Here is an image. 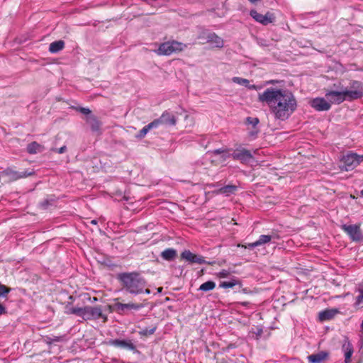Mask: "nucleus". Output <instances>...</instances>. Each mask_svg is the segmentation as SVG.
<instances>
[{"mask_svg":"<svg viewBox=\"0 0 363 363\" xmlns=\"http://www.w3.org/2000/svg\"><path fill=\"white\" fill-rule=\"evenodd\" d=\"M259 101L266 104L274 117L287 119L296 110V99L291 91L285 88L269 87L258 95Z\"/></svg>","mask_w":363,"mask_h":363,"instance_id":"1","label":"nucleus"},{"mask_svg":"<svg viewBox=\"0 0 363 363\" xmlns=\"http://www.w3.org/2000/svg\"><path fill=\"white\" fill-rule=\"evenodd\" d=\"M363 96V86L359 82H354L352 89L342 91H330L326 93L325 97L330 104H340L345 100L356 99Z\"/></svg>","mask_w":363,"mask_h":363,"instance_id":"2","label":"nucleus"},{"mask_svg":"<svg viewBox=\"0 0 363 363\" xmlns=\"http://www.w3.org/2000/svg\"><path fill=\"white\" fill-rule=\"evenodd\" d=\"M124 288L130 294H138L143 291L145 281L135 273L122 274L119 276Z\"/></svg>","mask_w":363,"mask_h":363,"instance_id":"3","label":"nucleus"},{"mask_svg":"<svg viewBox=\"0 0 363 363\" xmlns=\"http://www.w3.org/2000/svg\"><path fill=\"white\" fill-rule=\"evenodd\" d=\"M186 45L177 41H169L162 43L155 51L159 55H169L174 52L182 51Z\"/></svg>","mask_w":363,"mask_h":363,"instance_id":"4","label":"nucleus"},{"mask_svg":"<svg viewBox=\"0 0 363 363\" xmlns=\"http://www.w3.org/2000/svg\"><path fill=\"white\" fill-rule=\"evenodd\" d=\"M68 310L70 313L79 317L99 318L101 316V309L98 306L72 307Z\"/></svg>","mask_w":363,"mask_h":363,"instance_id":"5","label":"nucleus"},{"mask_svg":"<svg viewBox=\"0 0 363 363\" xmlns=\"http://www.w3.org/2000/svg\"><path fill=\"white\" fill-rule=\"evenodd\" d=\"M362 162H363V155L349 152L344 155L341 160L342 169L345 171L352 170Z\"/></svg>","mask_w":363,"mask_h":363,"instance_id":"6","label":"nucleus"},{"mask_svg":"<svg viewBox=\"0 0 363 363\" xmlns=\"http://www.w3.org/2000/svg\"><path fill=\"white\" fill-rule=\"evenodd\" d=\"M140 308V306L139 304L133 303H121L116 302L112 306L113 311L121 315H128L129 312L138 310Z\"/></svg>","mask_w":363,"mask_h":363,"instance_id":"7","label":"nucleus"},{"mask_svg":"<svg viewBox=\"0 0 363 363\" xmlns=\"http://www.w3.org/2000/svg\"><path fill=\"white\" fill-rule=\"evenodd\" d=\"M342 229L350 236L353 241H362L363 235L360 230V225H342Z\"/></svg>","mask_w":363,"mask_h":363,"instance_id":"8","label":"nucleus"},{"mask_svg":"<svg viewBox=\"0 0 363 363\" xmlns=\"http://www.w3.org/2000/svg\"><path fill=\"white\" fill-rule=\"evenodd\" d=\"M213 162L222 164L228 159L232 154L227 149H217L208 154Z\"/></svg>","mask_w":363,"mask_h":363,"instance_id":"9","label":"nucleus"},{"mask_svg":"<svg viewBox=\"0 0 363 363\" xmlns=\"http://www.w3.org/2000/svg\"><path fill=\"white\" fill-rule=\"evenodd\" d=\"M250 16L257 22L264 26L272 23L274 20V14L270 12H267L266 14L262 15L259 13L256 10H252L250 11Z\"/></svg>","mask_w":363,"mask_h":363,"instance_id":"10","label":"nucleus"},{"mask_svg":"<svg viewBox=\"0 0 363 363\" xmlns=\"http://www.w3.org/2000/svg\"><path fill=\"white\" fill-rule=\"evenodd\" d=\"M107 345L128 350H134L135 349V345L130 340H110L107 342Z\"/></svg>","mask_w":363,"mask_h":363,"instance_id":"11","label":"nucleus"},{"mask_svg":"<svg viewBox=\"0 0 363 363\" xmlns=\"http://www.w3.org/2000/svg\"><path fill=\"white\" fill-rule=\"evenodd\" d=\"M311 106L318 111H328L330 108V104L328 101L327 99L315 98L311 102Z\"/></svg>","mask_w":363,"mask_h":363,"instance_id":"12","label":"nucleus"},{"mask_svg":"<svg viewBox=\"0 0 363 363\" xmlns=\"http://www.w3.org/2000/svg\"><path fill=\"white\" fill-rule=\"evenodd\" d=\"M232 157L234 160L245 162L252 157V154L249 150L242 148L236 150L233 153H232Z\"/></svg>","mask_w":363,"mask_h":363,"instance_id":"13","label":"nucleus"},{"mask_svg":"<svg viewBox=\"0 0 363 363\" xmlns=\"http://www.w3.org/2000/svg\"><path fill=\"white\" fill-rule=\"evenodd\" d=\"M354 306L355 308H363V284L357 286L355 291Z\"/></svg>","mask_w":363,"mask_h":363,"instance_id":"14","label":"nucleus"},{"mask_svg":"<svg viewBox=\"0 0 363 363\" xmlns=\"http://www.w3.org/2000/svg\"><path fill=\"white\" fill-rule=\"evenodd\" d=\"M328 357V352L320 351L317 354H311L308 357L309 363H321Z\"/></svg>","mask_w":363,"mask_h":363,"instance_id":"15","label":"nucleus"},{"mask_svg":"<svg viewBox=\"0 0 363 363\" xmlns=\"http://www.w3.org/2000/svg\"><path fill=\"white\" fill-rule=\"evenodd\" d=\"M342 350L345 355V363H350L354 352L352 345L349 341H345L342 345Z\"/></svg>","mask_w":363,"mask_h":363,"instance_id":"16","label":"nucleus"},{"mask_svg":"<svg viewBox=\"0 0 363 363\" xmlns=\"http://www.w3.org/2000/svg\"><path fill=\"white\" fill-rule=\"evenodd\" d=\"M207 42L213 47L222 48L224 45L223 39L215 33H209L207 36Z\"/></svg>","mask_w":363,"mask_h":363,"instance_id":"17","label":"nucleus"},{"mask_svg":"<svg viewBox=\"0 0 363 363\" xmlns=\"http://www.w3.org/2000/svg\"><path fill=\"white\" fill-rule=\"evenodd\" d=\"M160 121L162 123L174 125L176 124L177 120L175 116L169 112H164L160 117Z\"/></svg>","mask_w":363,"mask_h":363,"instance_id":"18","label":"nucleus"},{"mask_svg":"<svg viewBox=\"0 0 363 363\" xmlns=\"http://www.w3.org/2000/svg\"><path fill=\"white\" fill-rule=\"evenodd\" d=\"M340 314V311L337 308H328L319 313L318 318H333Z\"/></svg>","mask_w":363,"mask_h":363,"instance_id":"19","label":"nucleus"},{"mask_svg":"<svg viewBox=\"0 0 363 363\" xmlns=\"http://www.w3.org/2000/svg\"><path fill=\"white\" fill-rule=\"evenodd\" d=\"M238 187L235 185H227L224 187L219 189L217 191V194H223L228 196H230V194H234L236 191Z\"/></svg>","mask_w":363,"mask_h":363,"instance_id":"20","label":"nucleus"},{"mask_svg":"<svg viewBox=\"0 0 363 363\" xmlns=\"http://www.w3.org/2000/svg\"><path fill=\"white\" fill-rule=\"evenodd\" d=\"M65 43L62 40L55 41L50 43L49 50L52 53H56L64 48Z\"/></svg>","mask_w":363,"mask_h":363,"instance_id":"21","label":"nucleus"},{"mask_svg":"<svg viewBox=\"0 0 363 363\" xmlns=\"http://www.w3.org/2000/svg\"><path fill=\"white\" fill-rule=\"evenodd\" d=\"M177 255L176 250L173 249H167L162 252V257L166 260L173 259Z\"/></svg>","mask_w":363,"mask_h":363,"instance_id":"22","label":"nucleus"},{"mask_svg":"<svg viewBox=\"0 0 363 363\" xmlns=\"http://www.w3.org/2000/svg\"><path fill=\"white\" fill-rule=\"evenodd\" d=\"M216 287V283L213 281H208L206 282H204L202 284L200 287L199 290L202 291H209L213 290Z\"/></svg>","mask_w":363,"mask_h":363,"instance_id":"23","label":"nucleus"},{"mask_svg":"<svg viewBox=\"0 0 363 363\" xmlns=\"http://www.w3.org/2000/svg\"><path fill=\"white\" fill-rule=\"evenodd\" d=\"M27 150L29 153H36L40 152V145L38 143L34 142L28 145Z\"/></svg>","mask_w":363,"mask_h":363,"instance_id":"24","label":"nucleus"},{"mask_svg":"<svg viewBox=\"0 0 363 363\" xmlns=\"http://www.w3.org/2000/svg\"><path fill=\"white\" fill-rule=\"evenodd\" d=\"M272 240V236L268 235H262L259 239L256 241L258 246L266 244Z\"/></svg>","mask_w":363,"mask_h":363,"instance_id":"25","label":"nucleus"},{"mask_svg":"<svg viewBox=\"0 0 363 363\" xmlns=\"http://www.w3.org/2000/svg\"><path fill=\"white\" fill-rule=\"evenodd\" d=\"M251 332L256 335V338H259L264 333V329L262 326H255L252 328Z\"/></svg>","mask_w":363,"mask_h":363,"instance_id":"26","label":"nucleus"},{"mask_svg":"<svg viewBox=\"0 0 363 363\" xmlns=\"http://www.w3.org/2000/svg\"><path fill=\"white\" fill-rule=\"evenodd\" d=\"M232 81L234 82V83H236L238 84H240V85H242V86H249V80L246 79H243V78H241V77H235L232 79Z\"/></svg>","mask_w":363,"mask_h":363,"instance_id":"27","label":"nucleus"},{"mask_svg":"<svg viewBox=\"0 0 363 363\" xmlns=\"http://www.w3.org/2000/svg\"><path fill=\"white\" fill-rule=\"evenodd\" d=\"M64 340H65V337L63 336H53L52 337H46V342L48 344H53L55 342H62Z\"/></svg>","mask_w":363,"mask_h":363,"instance_id":"28","label":"nucleus"},{"mask_svg":"<svg viewBox=\"0 0 363 363\" xmlns=\"http://www.w3.org/2000/svg\"><path fill=\"white\" fill-rule=\"evenodd\" d=\"M11 291V289L0 283V298H5Z\"/></svg>","mask_w":363,"mask_h":363,"instance_id":"29","label":"nucleus"},{"mask_svg":"<svg viewBox=\"0 0 363 363\" xmlns=\"http://www.w3.org/2000/svg\"><path fill=\"white\" fill-rule=\"evenodd\" d=\"M237 284V281L235 280H232L229 281H223L220 284V287L228 289V288H233Z\"/></svg>","mask_w":363,"mask_h":363,"instance_id":"30","label":"nucleus"},{"mask_svg":"<svg viewBox=\"0 0 363 363\" xmlns=\"http://www.w3.org/2000/svg\"><path fill=\"white\" fill-rule=\"evenodd\" d=\"M193 255L194 254L191 253L189 250H184L182 255H181V257L182 259L189 262H191V259L193 258Z\"/></svg>","mask_w":363,"mask_h":363,"instance_id":"31","label":"nucleus"},{"mask_svg":"<svg viewBox=\"0 0 363 363\" xmlns=\"http://www.w3.org/2000/svg\"><path fill=\"white\" fill-rule=\"evenodd\" d=\"M149 130L150 129L147 128V125H145L140 130L139 133L136 135V137L138 138H143L147 135Z\"/></svg>","mask_w":363,"mask_h":363,"instance_id":"32","label":"nucleus"},{"mask_svg":"<svg viewBox=\"0 0 363 363\" xmlns=\"http://www.w3.org/2000/svg\"><path fill=\"white\" fill-rule=\"evenodd\" d=\"M205 260L203 257L194 254L191 263L203 264Z\"/></svg>","mask_w":363,"mask_h":363,"instance_id":"33","label":"nucleus"},{"mask_svg":"<svg viewBox=\"0 0 363 363\" xmlns=\"http://www.w3.org/2000/svg\"><path fill=\"white\" fill-rule=\"evenodd\" d=\"M247 123L249 125H251L253 128H255L256 125L259 123V120L257 118H247Z\"/></svg>","mask_w":363,"mask_h":363,"instance_id":"34","label":"nucleus"},{"mask_svg":"<svg viewBox=\"0 0 363 363\" xmlns=\"http://www.w3.org/2000/svg\"><path fill=\"white\" fill-rule=\"evenodd\" d=\"M155 329H156L155 327H152L150 329L145 328V329L142 330L140 332V334L142 335H152V334L154 333Z\"/></svg>","mask_w":363,"mask_h":363,"instance_id":"35","label":"nucleus"},{"mask_svg":"<svg viewBox=\"0 0 363 363\" xmlns=\"http://www.w3.org/2000/svg\"><path fill=\"white\" fill-rule=\"evenodd\" d=\"M160 123H162V121H160V118L158 119V120H155L151 123H150L147 125V128L151 130L152 128H157L158 125L160 124Z\"/></svg>","mask_w":363,"mask_h":363,"instance_id":"36","label":"nucleus"},{"mask_svg":"<svg viewBox=\"0 0 363 363\" xmlns=\"http://www.w3.org/2000/svg\"><path fill=\"white\" fill-rule=\"evenodd\" d=\"M89 123H91V127L94 130H97L99 129V124L94 118H91L89 119Z\"/></svg>","mask_w":363,"mask_h":363,"instance_id":"37","label":"nucleus"},{"mask_svg":"<svg viewBox=\"0 0 363 363\" xmlns=\"http://www.w3.org/2000/svg\"><path fill=\"white\" fill-rule=\"evenodd\" d=\"M229 275V272L228 270H222L218 272V276L220 278H225Z\"/></svg>","mask_w":363,"mask_h":363,"instance_id":"38","label":"nucleus"},{"mask_svg":"<svg viewBox=\"0 0 363 363\" xmlns=\"http://www.w3.org/2000/svg\"><path fill=\"white\" fill-rule=\"evenodd\" d=\"M79 111L85 115H88L91 113V111L87 108H79Z\"/></svg>","mask_w":363,"mask_h":363,"instance_id":"39","label":"nucleus"},{"mask_svg":"<svg viewBox=\"0 0 363 363\" xmlns=\"http://www.w3.org/2000/svg\"><path fill=\"white\" fill-rule=\"evenodd\" d=\"M257 246H258L257 242L255 241L254 242L247 244V245H245V248L252 249V248H254L255 247H257Z\"/></svg>","mask_w":363,"mask_h":363,"instance_id":"40","label":"nucleus"},{"mask_svg":"<svg viewBox=\"0 0 363 363\" xmlns=\"http://www.w3.org/2000/svg\"><path fill=\"white\" fill-rule=\"evenodd\" d=\"M5 313H6V308L1 303H0V315H4Z\"/></svg>","mask_w":363,"mask_h":363,"instance_id":"41","label":"nucleus"},{"mask_svg":"<svg viewBox=\"0 0 363 363\" xmlns=\"http://www.w3.org/2000/svg\"><path fill=\"white\" fill-rule=\"evenodd\" d=\"M275 83H279V82H278V81H274V80H269V81H267V82H265L264 84H265V85H269V84H275Z\"/></svg>","mask_w":363,"mask_h":363,"instance_id":"42","label":"nucleus"},{"mask_svg":"<svg viewBox=\"0 0 363 363\" xmlns=\"http://www.w3.org/2000/svg\"><path fill=\"white\" fill-rule=\"evenodd\" d=\"M257 130H252L249 133L250 135L252 137V138H255V135H257Z\"/></svg>","mask_w":363,"mask_h":363,"instance_id":"43","label":"nucleus"},{"mask_svg":"<svg viewBox=\"0 0 363 363\" xmlns=\"http://www.w3.org/2000/svg\"><path fill=\"white\" fill-rule=\"evenodd\" d=\"M249 89L257 90V89H260V86H257L256 85H251V86H249Z\"/></svg>","mask_w":363,"mask_h":363,"instance_id":"44","label":"nucleus"},{"mask_svg":"<svg viewBox=\"0 0 363 363\" xmlns=\"http://www.w3.org/2000/svg\"><path fill=\"white\" fill-rule=\"evenodd\" d=\"M65 148H66V147H65V146H64V147H60V148L59 149L58 152H59V153H63V152H64V151H65Z\"/></svg>","mask_w":363,"mask_h":363,"instance_id":"45","label":"nucleus"},{"mask_svg":"<svg viewBox=\"0 0 363 363\" xmlns=\"http://www.w3.org/2000/svg\"><path fill=\"white\" fill-rule=\"evenodd\" d=\"M259 0H249V1L252 4H256L257 2H258Z\"/></svg>","mask_w":363,"mask_h":363,"instance_id":"46","label":"nucleus"},{"mask_svg":"<svg viewBox=\"0 0 363 363\" xmlns=\"http://www.w3.org/2000/svg\"><path fill=\"white\" fill-rule=\"evenodd\" d=\"M351 296H351L350 294H347L345 295V297H351Z\"/></svg>","mask_w":363,"mask_h":363,"instance_id":"47","label":"nucleus"},{"mask_svg":"<svg viewBox=\"0 0 363 363\" xmlns=\"http://www.w3.org/2000/svg\"><path fill=\"white\" fill-rule=\"evenodd\" d=\"M145 292H146L147 294H150V290H149V289H145Z\"/></svg>","mask_w":363,"mask_h":363,"instance_id":"48","label":"nucleus"},{"mask_svg":"<svg viewBox=\"0 0 363 363\" xmlns=\"http://www.w3.org/2000/svg\"><path fill=\"white\" fill-rule=\"evenodd\" d=\"M91 223L96 224V221L95 220H93L91 221Z\"/></svg>","mask_w":363,"mask_h":363,"instance_id":"49","label":"nucleus"}]
</instances>
